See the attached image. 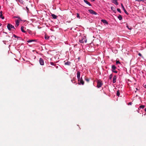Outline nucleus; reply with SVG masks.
<instances>
[{
	"instance_id": "1",
	"label": "nucleus",
	"mask_w": 146,
	"mask_h": 146,
	"mask_svg": "<svg viewBox=\"0 0 146 146\" xmlns=\"http://www.w3.org/2000/svg\"><path fill=\"white\" fill-rule=\"evenodd\" d=\"M97 87L98 88H100L101 87L103 84L102 82L100 80H98L97 81Z\"/></svg>"
},
{
	"instance_id": "2",
	"label": "nucleus",
	"mask_w": 146,
	"mask_h": 146,
	"mask_svg": "<svg viewBox=\"0 0 146 146\" xmlns=\"http://www.w3.org/2000/svg\"><path fill=\"white\" fill-rule=\"evenodd\" d=\"M7 28L8 29L9 31H11V29L12 28L15 29L14 27L13 26L9 23L7 25Z\"/></svg>"
},
{
	"instance_id": "3",
	"label": "nucleus",
	"mask_w": 146,
	"mask_h": 146,
	"mask_svg": "<svg viewBox=\"0 0 146 146\" xmlns=\"http://www.w3.org/2000/svg\"><path fill=\"white\" fill-rule=\"evenodd\" d=\"M111 68L112 69V71L113 72L116 73H117V71L115 70L116 68V67L115 65H112V66Z\"/></svg>"
},
{
	"instance_id": "4",
	"label": "nucleus",
	"mask_w": 146,
	"mask_h": 146,
	"mask_svg": "<svg viewBox=\"0 0 146 146\" xmlns=\"http://www.w3.org/2000/svg\"><path fill=\"white\" fill-rule=\"evenodd\" d=\"M121 6L123 9V10L124 12H125V13L127 15H128L129 14V13H128L127 11L125 9L124 7L123 6V4L122 3H121Z\"/></svg>"
},
{
	"instance_id": "5",
	"label": "nucleus",
	"mask_w": 146,
	"mask_h": 146,
	"mask_svg": "<svg viewBox=\"0 0 146 146\" xmlns=\"http://www.w3.org/2000/svg\"><path fill=\"white\" fill-rule=\"evenodd\" d=\"M40 64L41 65H43L44 64V62L43 60L41 58H40L39 60Z\"/></svg>"
},
{
	"instance_id": "6",
	"label": "nucleus",
	"mask_w": 146,
	"mask_h": 146,
	"mask_svg": "<svg viewBox=\"0 0 146 146\" xmlns=\"http://www.w3.org/2000/svg\"><path fill=\"white\" fill-rule=\"evenodd\" d=\"M88 11H89V12L92 14H94L95 15H96L97 14V13L96 12H95L94 11H93L92 10H89Z\"/></svg>"
},
{
	"instance_id": "7",
	"label": "nucleus",
	"mask_w": 146,
	"mask_h": 146,
	"mask_svg": "<svg viewBox=\"0 0 146 146\" xmlns=\"http://www.w3.org/2000/svg\"><path fill=\"white\" fill-rule=\"evenodd\" d=\"M80 72L78 71L77 73V77L78 79V81L80 80Z\"/></svg>"
},
{
	"instance_id": "8",
	"label": "nucleus",
	"mask_w": 146,
	"mask_h": 146,
	"mask_svg": "<svg viewBox=\"0 0 146 146\" xmlns=\"http://www.w3.org/2000/svg\"><path fill=\"white\" fill-rule=\"evenodd\" d=\"M117 0H111V1L113 3L116 5H118V3L117 2Z\"/></svg>"
},
{
	"instance_id": "9",
	"label": "nucleus",
	"mask_w": 146,
	"mask_h": 146,
	"mask_svg": "<svg viewBox=\"0 0 146 146\" xmlns=\"http://www.w3.org/2000/svg\"><path fill=\"white\" fill-rule=\"evenodd\" d=\"M117 78V76H114L113 78V83H114L116 82V80Z\"/></svg>"
},
{
	"instance_id": "10",
	"label": "nucleus",
	"mask_w": 146,
	"mask_h": 146,
	"mask_svg": "<svg viewBox=\"0 0 146 146\" xmlns=\"http://www.w3.org/2000/svg\"><path fill=\"white\" fill-rule=\"evenodd\" d=\"M84 41L86 42V40H85L84 38H82L81 40H79V42L81 43H83Z\"/></svg>"
},
{
	"instance_id": "11",
	"label": "nucleus",
	"mask_w": 146,
	"mask_h": 146,
	"mask_svg": "<svg viewBox=\"0 0 146 146\" xmlns=\"http://www.w3.org/2000/svg\"><path fill=\"white\" fill-rule=\"evenodd\" d=\"M19 20H17L16 21V25L15 27H18L19 25Z\"/></svg>"
},
{
	"instance_id": "12",
	"label": "nucleus",
	"mask_w": 146,
	"mask_h": 146,
	"mask_svg": "<svg viewBox=\"0 0 146 146\" xmlns=\"http://www.w3.org/2000/svg\"><path fill=\"white\" fill-rule=\"evenodd\" d=\"M51 16L53 17V18L54 19H56L57 17V16L53 14H51Z\"/></svg>"
},
{
	"instance_id": "13",
	"label": "nucleus",
	"mask_w": 146,
	"mask_h": 146,
	"mask_svg": "<svg viewBox=\"0 0 146 146\" xmlns=\"http://www.w3.org/2000/svg\"><path fill=\"white\" fill-rule=\"evenodd\" d=\"M101 21L103 23L106 24L107 25L108 24V23L106 20L103 19Z\"/></svg>"
},
{
	"instance_id": "14",
	"label": "nucleus",
	"mask_w": 146,
	"mask_h": 146,
	"mask_svg": "<svg viewBox=\"0 0 146 146\" xmlns=\"http://www.w3.org/2000/svg\"><path fill=\"white\" fill-rule=\"evenodd\" d=\"M84 1L87 4L89 5V6H91L92 5L91 4L88 2L86 0H84Z\"/></svg>"
},
{
	"instance_id": "15",
	"label": "nucleus",
	"mask_w": 146,
	"mask_h": 146,
	"mask_svg": "<svg viewBox=\"0 0 146 146\" xmlns=\"http://www.w3.org/2000/svg\"><path fill=\"white\" fill-rule=\"evenodd\" d=\"M80 83L82 85L84 84V81L82 80V78H81V79L80 80Z\"/></svg>"
},
{
	"instance_id": "16",
	"label": "nucleus",
	"mask_w": 146,
	"mask_h": 146,
	"mask_svg": "<svg viewBox=\"0 0 146 146\" xmlns=\"http://www.w3.org/2000/svg\"><path fill=\"white\" fill-rule=\"evenodd\" d=\"M118 18L120 20H121L122 19V16L120 15H119L118 16H117Z\"/></svg>"
},
{
	"instance_id": "17",
	"label": "nucleus",
	"mask_w": 146,
	"mask_h": 146,
	"mask_svg": "<svg viewBox=\"0 0 146 146\" xmlns=\"http://www.w3.org/2000/svg\"><path fill=\"white\" fill-rule=\"evenodd\" d=\"M70 64L71 62H70L68 61L65 62V65H70Z\"/></svg>"
},
{
	"instance_id": "18",
	"label": "nucleus",
	"mask_w": 146,
	"mask_h": 146,
	"mask_svg": "<svg viewBox=\"0 0 146 146\" xmlns=\"http://www.w3.org/2000/svg\"><path fill=\"white\" fill-rule=\"evenodd\" d=\"M24 27H23V26L21 27V31L25 33L26 32L24 30Z\"/></svg>"
},
{
	"instance_id": "19",
	"label": "nucleus",
	"mask_w": 146,
	"mask_h": 146,
	"mask_svg": "<svg viewBox=\"0 0 146 146\" xmlns=\"http://www.w3.org/2000/svg\"><path fill=\"white\" fill-rule=\"evenodd\" d=\"M85 77V80L87 82H89V79L88 78H87V77Z\"/></svg>"
},
{
	"instance_id": "20",
	"label": "nucleus",
	"mask_w": 146,
	"mask_h": 146,
	"mask_svg": "<svg viewBox=\"0 0 146 146\" xmlns=\"http://www.w3.org/2000/svg\"><path fill=\"white\" fill-rule=\"evenodd\" d=\"M117 95L118 96H119L120 95V93L118 90L117 91Z\"/></svg>"
},
{
	"instance_id": "21",
	"label": "nucleus",
	"mask_w": 146,
	"mask_h": 146,
	"mask_svg": "<svg viewBox=\"0 0 146 146\" xmlns=\"http://www.w3.org/2000/svg\"><path fill=\"white\" fill-rule=\"evenodd\" d=\"M27 32L30 34H32V31L28 29L27 30Z\"/></svg>"
},
{
	"instance_id": "22",
	"label": "nucleus",
	"mask_w": 146,
	"mask_h": 146,
	"mask_svg": "<svg viewBox=\"0 0 146 146\" xmlns=\"http://www.w3.org/2000/svg\"><path fill=\"white\" fill-rule=\"evenodd\" d=\"M15 18H17V19H18V20H19L20 21H21V18L19 17H14Z\"/></svg>"
},
{
	"instance_id": "23",
	"label": "nucleus",
	"mask_w": 146,
	"mask_h": 146,
	"mask_svg": "<svg viewBox=\"0 0 146 146\" xmlns=\"http://www.w3.org/2000/svg\"><path fill=\"white\" fill-rule=\"evenodd\" d=\"M36 40H28V41H27L28 42H31L32 41H35Z\"/></svg>"
},
{
	"instance_id": "24",
	"label": "nucleus",
	"mask_w": 146,
	"mask_h": 146,
	"mask_svg": "<svg viewBox=\"0 0 146 146\" xmlns=\"http://www.w3.org/2000/svg\"><path fill=\"white\" fill-rule=\"evenodd\" d=\"M145 107V106L144 105H141V106H139V108H144Z\"/></svg>"
},
{
	"instance_id": "25",
	"label": "nucleus",
	"mask_w": 146,
	"mask_h": 146,
	"mask_svg": "<svg viewBox=\"0 0 146 146\" xmlns=\"http://www.w3.org/2000/svg\"><path fill=\"white\" fill-rule=\"evenodd\" d=\"M0 17L2 19H4V17L3 16L2 14H1L0 15Z\"/></svg>"
},
{
	"instance_id": "26",
	"label": "nucleus",
	"mask_w": 146,
	"mask_h": 146,
	"mask_svg": "<svg viewBox=\"0 0 146 146\" xmlns=\"http://www.w3.org/2000/svg\"><path fill=\"white\" fill-rule=\"evenodd\" d=\"M50 64L51 65H53V66H55L56 65L54 64V63L52 62H50Z\"/></svg>"
},
{
	"instance_id": "27",
	"label": "nucleus",
	"mask_w": 146,
	"mask_h": 146,
	"mask_svg": "<svg viewBox=\"0 0 146 146\" xmlns=\"http://www.w3.org/2000/svg\"><path fill=\"white\" fill-rule=\"evenodd\" d=\"M112 74H111L109 76V79L111 80V79L112 78Z\"/></svg>"
},
{
	"instance_id": "28",
	"label": "nucleus",
	"mask_w": 146,
	"mask_h": 146,
	"mask_svg": "<svg viewBox=\"0 0 146 146\" xmlns=\"http://www.w3.org/2000/svg\"><path fill=\"white\" fill-rule=\"evenodd\" d=\"M111 10H112L113 11H114L115 9L114 7H111Z\"/></svg>"
},
{
	"instance_id": "29",
	"label": "nucleus",
	"mask_w": 146,
	"mask_h": 146,
	"mask_svg": "<svg viewBox=\"0 0 146 146\" xmlns=\"http://www.w3.org/2000/svg\"><path fill=\"white\" fill-rule=\"evenodd\" d=\"M49 38V37L48 36H45V39L46 40L48 39Z\"/></svg>"
},
{
	"instance_id": "30",
	"label": "nucleus",
	"mask_w": 146,
	"mask_h": 146,
	"mask_svg": "<svg viewBox=\"0 0 146 146\" xmlns=\"http://www.w3.org/2000/svg\"><path fill=\"white\" fill-rule=\"evenodd\" d=\"M117 10L118 12H119V13H121V11L119 9V8L117 9Z\"/></svg>"
},
{
	"instance_id": "31",
	"label": "nucleus",
	"mask_w": 146,
	"mask_h": 146,
	"mask_svg": "<svg viewBox=\"0 0 146 146\" xmlns=\"http://www.w3.org/2000/svg\"><path fill=\"white\" fill-rule=\"evenodd\" d=\"M77 17L79 19H80V17L79 16V14L78 13H77Z\"/></svg>"
},
{
	"instance_id": "32",
	"label": "nucleus",
	"mask_w": 146,
	"mask_h": 146,
	"mask_svg": "<svg viewBox=\"0 0 146 146\" xmlns=\"http://www.w3.org/2000/svg\"><path fill=\"white\" fill-rule=\"evenodd\" d=\"M116 63L117 64H120V62L119 60H117L116 61Z\"/></svg>"
},
{
	"instance_id": "33",
	"label": "nucleus",
	"mask_w": 146,
	"mask_h": 146,
	"mask_svg": "<svg viewBox=\"0 0 146 146\" xmlns=\"http://www.w3.org/2000/svg\"><path fill=\"white\" fill-rule=\"evenodd\" d=\"M138 55L140 56L143 57V56H142V54L140 53H138Z\"/></svg>"
},
{
	"instance_id": "34",
	"label": "nucleus",
	"mask_w": 146,
	"mask_h": 146,
	"mask_svg": "<svg viewBox=\"0 0 146 146\" xmlns=\"http://www.w3.org/2000/svg\"><path fill=\"white\" fill-rule=\"evenodd\" d=\"M13 36L15 37V38H19V37L18 36H17L16 35H13Z\"/></svg>"
},
{
	"instance_id": "35",
	"label": "nucleus",
	"mask_w": 146,
	"mask_h": 146,
	"mask_svg": "<svg viewBox=\"0 0 146 146\" xmlns=\"http://www.w3.org/2000/svg\"><path fill=\"white\" fill-rule=\"evenodd\" d=\"M135 1L140 2V1H143V0H135Z\"/></svg>"
},
{
	"instance_id": "36",
	"label": "nucleus",
	"mask_w": 146,
	"mask_h": 146,
	"mask_svg": "<svg viewBox=\"0 0 146 146\" xmlns=\"http://www.w3.org/2000/svg\"><path fill=\"white\" fill-rule=\"evenodd\" d=\"M131 104H132V103L131 102H130L129 103V104H128V105H131Z\"/></svg>"
},
{
	"instance_id": "37",
	"label": "nucleus",
	"mask_w": 146,
	"mask_h": 146,
	"mask_svg": "<svg viewBox=\"0 0 146 146\" xmlns=\"http://www.w3.org/2000/svg\"><path fill=\"white\" fill-rule=\"evenodd\" d=\"M0 15H1V14H2V11H0Z\"/></svg>"
},
{
	"instance_id": "38",
	"label": "nucleus",
	"mask_w": 146,
	"mask_h": 146,
	"mask_svg": "<svg viewBox=\"0 0 146 146\" xmlns=\"http://www.w3.org/2000/svg\"><path fill=\"white\" fill-rule=\"evenodd\" d=\"M126 25H127V27L128 28L129 27V26H128V24H126Z\"/></svg>"
},
{
	"instance_id": "39",
	"label": "nucleus",
	"mask_w": 146,
	"mask_h": 146,
	"mask_svg": "<svg viewBox=\"0 0 146 146\" xmlns=\"http://www.w3.org/2000/svg\"><path fill=\"white\" fill-rule=\"evenodd\" d=\"M91 1L93 2L95 0H91Z\"/></svg>"
},
{
	"instance_id": "40",
	"label": "nucleus",
	"mask_w": 146,
	"mask_h": 146,
	"mask_svg": "<svg viewBox=\"0 0 146 146\" xmlns=\"http://www.w3.org/2000/svg\"><path fill=\"white\" fill-rule=\"evenodd\" d=\"M128 29H129V30H131V28H129Z\"/></svg>"
},
{
	"instance_id": "41",
	"label": "nucleus",
	"mask_w": 146,
	"mask_h": 146,
	"mask_svg": "<svg viewBox=\"0 0 146 146\" xmlns=\"http://www.w3.org/2000/svg\"><path fill=\"white\" fill-rule=\"evenodd\" d=\"M145 111H146V108H145Z\"/></svg>"
},
{
	"instance_id": "42",
	"label": "nucleus",
	"mask_w": 146,
	"mask_h": 146,
	"mask_svg": "<svg viewBox=\"0 0 146 146\" xmlns=\"http://www.w3.org/2000/svg\"><path fill=\"white\" fill-rule=\"evenodd\" d=\"M145 88H146V85H145Z\"/></svg>"
},
{
	"instance_id": "43",
	"label": "nucleus",
	"mask_w": 146,
	"mask_h": 146,
	"mask_svg": "<svg viewBox=\"0 0 146 146\" xmlns=\"http://www.w3.org/2000/svg\"><path fill=\"white\" fill-rule=\"evenodd\" d=\"M2 25V24L1 23H0V26H1Z\"/></svg>"
},
{
	"instance_id": "44",
	"label": "nucleus",
	"mask_w": 146,
	"mask_h": 146,
	"mask_svg": "<svg viewBox=\"0 0 146 146\" xmlns=\"http://www.w3.org/2000/svg\"><path fill=\"white\" fill-rule=\"evenodd\" d=\"M58 66H56V68H58Z\"/></svg>"
},
{
	"instance_id": "45",
	"label": "nucleus",
	"mask_w": 146,
	"mask_h": 146,
	"mask_svg": "<svg viewBox=\"0 0 146 146\" xmlns=\"http://www.w3.org/2000/svg\"><path fill=\"white\" fill-rule=\"evenodd\" d=\"M136 90H137V88H136Z\"/></svg>"
},
{
	"instance_id": "46",
	"label": "nucleus",
	"mask_w": 146,
	"mask_h": 146,
	"mask_svg": "<svg viewBox=\"0 0 146 146\" xmlns=\"http://www.w3.org/2000/svg\"><path fill=\"white\" fill-rule=\"evenodd\" d=\"M135 92H136V91H135Z\"/></svg>"
}]
</instances>
